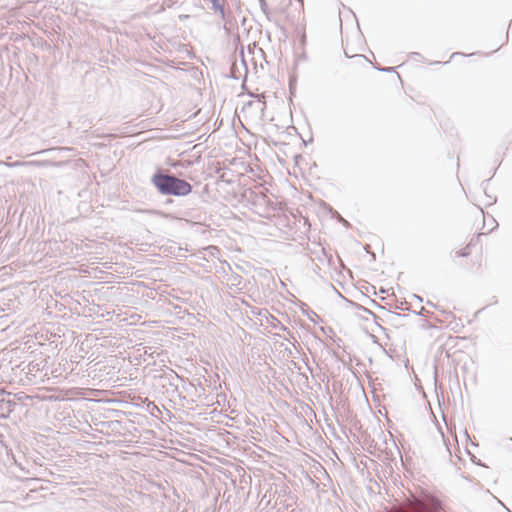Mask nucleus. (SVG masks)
Here are the masks:
<instances>
[{
    "mask_svg": "<svg viewBox=\"0 0 512 512\" xmlns=\"http://www.w3.org/2000/svg\"><path fill=\"white\" fill-rule=\"evenodd\" d=\"M49 163H50L49 161H31V162H24V163L14 162V163L9 164V166H19V165L45 166V165H48Z\"/></svg>",
    "mask_w": 512,
    "mask_h": 512,
    "instance_id": "obj_4",
    "label": "nucleus"
},
{
    "mask_svg": "<svg viewBox=\"0 0 512 512\" xmlns=\"http://www.w3.org/2000/svg\"><path fill=\"white\" fill-rule=\"evenodd\" d=\"M393 68L382 69V71H391Z\"/></svg>",
    "mask_w": 512,
    "mask_h": 512,
    "instance_id": "obj_9",
    "label": "nucleus"
},
{
    "mask_svg": "<svg viewBox=\"0 0 512 512\" xmlns=\"http://www.w3.org/2000/svg\"><path fill=\"white\" fill-rule=\"evenodd\" d=\"M260 200L262 201H265L266 200V196L262 193L259 194V196H257Z\"/></svg>",
    "mask_w": 512,
    "mask_h": 512,
    "instance_id": "obj_8",
    "label": "nucleus"
},
{
    "mask_svg": "<svg viewBox=\"0 0 512 512\" xmlns=\"http://www.w3.org/2000/svg\"><path fill=\"white\" fill-rule=\"evenodd\" d=\"M16 403L10 398H5L4 392H0V413L3 418H7L14 410Z\"/></svg>",
    "mask_w": 512,
    "mask_h": 512,
    "instance_id": "obj_3",
    "label": "nucleus"
},
{
    "mask_svg": "<svg viewBox=\"0 0 512 512\" xmlns=\"http://www.w3.org/2000/svg\"><path fill=\"white\" fill-rule=\"evenodd\" d=\"M151 181L163 195L186 196L192 191L190 183L171 174L157 172Z\"/></svg>",
    "mask_w": 512,
    "mask_h": 512,
    "instance_id": "obj_1",
    "label": "nucleus"
},
{
    "mask_svg": "<svg viewBox=\"0 0 512 512\" xmlns=\"http://www.w3.org/2000/svg\"><path fill=\"white\" fill-rule=\"evenodd\" d=\"M441 505L437 498L425 495L422 498L414 497L409 503L406 512H438Z\"/></svg>",
    "mask_w": 512,
    "mask_h": 512,
    "instance_id": "obj_2",
    "label": "nucleus"
},
{
    "mask_svg": "<svg viewBox=\"0 0 512 512\" xmlns=\"http://www.w3.org/2000/svg\"><path fill=\"white\" fill-rule=\"evenodd\" d=\"M241 281H242L241 276H239V275H235V276L233 277V284L239 285V284L241 283Z\"/></svg>",
    "mask_w": 512,
    "mask_h": 512,
    "instance_id": "obj_6",
    "label": "nucleus"
},
{
    "mask_svg": "<svg viewBox=\"0 0 512 512\" xmlns=\"http://www.w3.org/2000/svg\"><path fill=\"white\" fill-rule=\"evenodd\" d=\"M262 12L268 17L269 11L265 0H259Z\"/></svg>",
    "mask_w": 512,
    "mask_h": 512,
    "instance_id": "obj_5",
    "label": "nucleus"
},
{
    "mask_svg": "<svg viewBox=\"0 0 512 512\" xmlns=\"http://www.w3.org/2000/svg\"><path fill=\"white\" fill-rule=\"evenodd\" d=\"M468 255H469V251H467V248L458 252V256H460V257H466Z\"/></svg>",
    "mask_w": 512,
    "mask_h": 512,
    "instance_id": "obj_7",
    "label": "nucleus"
}]
</instances>
